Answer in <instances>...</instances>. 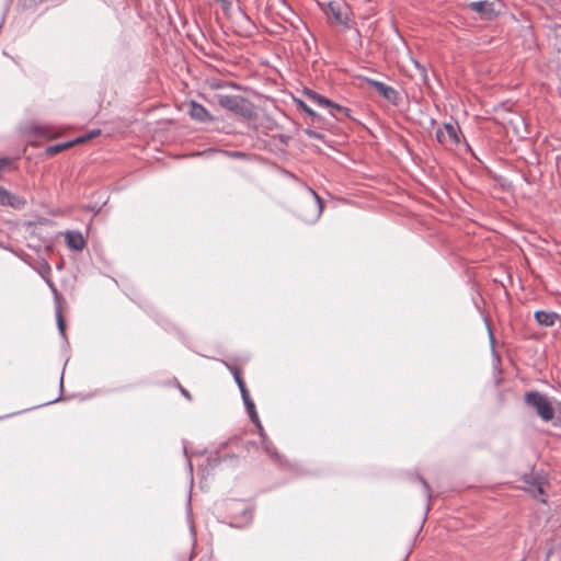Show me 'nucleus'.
I'll list each match as a JSON object with an SVG mask.
<instances>
[{"instance_id": "1", "label": "nucleus", "mask_w": 561, "mask_h": 561, "mask_svg": "<svg viewBox=\"0 0 561 561\" xmlns=\"http://www.w3.org/2000/svg\"><path fill=\"white\" fill-rule=\"evenodd\" d=\"M318 7L323 11L331 25L347 27L350 8L343 0H331L327 3L318 1Z\"/></svg>"}, {"instance_id": "2", "label": "nucleus", "mask_w": 561, "mask_h": 561, "mask_svg": "<svg viewBox=\"0 0 561 561\" xmlns=\"http://www.w3.org/2000/svg\"><path fill=\"white\" fill-rule=\"evenodd\" d=\"M525 403L533 408L542 421L549 422L554 417V409L549 399L539 391H528L525 393Z\"/></svg>"}, {"instance_id": "3", "label": "nucleus", "mask_w": 561, "mask_h": 561, "mask_svg": "<svg viewBox=\"0 0 561 561\" xmlns=\"http://www.w3.org/2000/svg\"><path fill=\"white\" fill-rule=\"evenodd\" d=\"M437 141L446 149L453 150L460 144V130L458 125L451 123H445L442 127L436 130Z\"/></svg>"}, {"instance_id": "4", "label": "nucleus", "mask_w": 561, "mask_h": 561, "mask_svg": "<svg viewBox=\"0 0 561 561\" xmlns=\"http://www.w3.org/2000/svg\"><path fill=\"white\" fill-rule=\"evenodd\" d=\"M218 104L236 114L247 115L249 112L247 101L239 95L220 94L217 96Z\"/></svg>"}, {"instance_id": "5", "label": "nucleus", "mask_w": 561, "mask_h": 561, "mask_svg": "<svg viewBox=\"0 0 561 561\" xmlns=\"http://www.w3.org/2000/svg\"><path fill=\"white\" fill-rule=\"evenodd\" d=\"M318 106L325 107L329 111V113L337 119H341L344 116H348V112H350L348 108L341 106V105H339L319 94H318Z\"/></svg>"}, {"instance_id": "6", "label": "nucleus", "mask_w": 561, "mask_h": 561, "mask_svg": "<svg viewBox=\"0 0 561 561\" xmlns=\"http://www.w3.org/2000/svg\"><path fill=\"white\" fill-rule=\"evenodd\" d=\"M25 201L18 195L9 192L0 185V205L11 206L14 209H22L25 206Z\"/></svg>"}, {"instance_id": "7", "label": "nucleus", "mask_w": 561, "mask_h": 561, "mask_svg": "<svg viewBox=\"0 0 561 561\" xmlns=\"http://www.w3.org/2000/svg\"><path fill=\"white\" fill-rule=\"evenodd\" d=\"M524 481V489L533 494V496L538 497L539 495L543 494V488H542V479L538 476L534 474H525L523 477Z\"/></svg>"}, {"instance_id": "8", "label": "nucleus", "mask_w": 561, "mask_h": 561, "mask_svg": "<svg viewBox=\"0 0 561 561\" xmlns=\"http://www.w3.org/2000/svg\"><path fill=\"white\" fill-rule=\"evenodd\" d=\"M188 113L193 119L201 122V123H206V122L213 121V117L209 114V112L202 104H198L197 102H194V101H192L190 103V112Z\"/></svg>"}, {"instance_id": "9", "label": "nucleus", "mask_w": 561, "mask_h": 561, "mask_svg": "<svg viewBox=\"0 0 561 561\" xmlns=\"http://www.w3.org/2000/svg\"><path fill=\"white\" fill-rule=\"evenodd\" d=\"M65 239L67 245L76 251H81L85 247V239L83 238L82 233L80 231H67L65 233Z\"/></svg>"}, {"instance_id": "10", "label": "nucleus", "mask_w": 561, "mask_h": 561, "mask_svg": "<svg viewBox=\"0 0 561 561\" xmlns=\"http://www.w3.org/2000/svg\"><path fill=\"white\" fill-rule=\"evenodd\" d=\"M369 83L376 89V91L382 95L387 101L396 103L398 98V92L390 85L385 84L383 82L369 80Z\"/></svg>"}, {"instance_id": "11", "label": "nucleus", "mask_w": 561, "mask_h": 561, "mask_svg": "<svg viewBox=\"0 0 561 561\" xmlns=\"http://www.w3.org/2000/svg\"><path fill=\"white\" fill-rule=\"evenodd\" d=\"M535 319L540 325L552 327L556 324L559 316L553 311L539 310L535 312Z\"/></svg>"}, {"instance_id": "12", "label": "nucleus", "mask_w": 561, "mask_h": 561, "mask_svg": "<svg viewBox=\"0 0 561 561\" xmlns=\"http://www.w3.org/2000/svg\"><path fill=\"white\" fill-rule=\"evenodd\" d=\"M260 432V436L262 438V447L264 451L275 461H280L282 456L278 454L276 447L274 444L267 438V436L264 433V430L262 428V432Z\"/></svg>"}, {"instance_id": "13", "label": "nucleus", "mask_w": 561, "mask_h": 561, "mask_svg": "<svg viewBox=\"0 0 561 561\" xmlns=\"http://www.w3.org/2000/svg\"><path fill=\"white\" fill-rule=\"evenodd\" d=\"M242 400L244 402V405L247 408V411H248V414H249L251 421L257 426L259 431L262 432L263 426H262L259 415L256 413L254 402L252 401L250 396L242 398Z\"/></svg>"}, {"instance_id": "14", "label": "nucleus", "mask_w": 561, "mask_h": 561, "mask_svg": "<svg viewBox=\"0 0 561 561\" xmlns=\"http://www.w3.org/2000/svg\"><path fill=\"white\" fill-rule=\"evenodd\" d=\"M85 140L84 137H79L77 138L76 140L73 141H67V142H62V144H58V145H54V146H49L47 147L46 149V153L48 156H54L65 149H68L70 148L71 146H73L75 144H80V142H83Z\"/></svg>"}, {"instance_id": "15", "label": "nucleus", "mask_w": 561, "mask_h": 561, "mask_svg": "<svg viewBox=\"0 0 561 561\" xmlns=\"http://www.w3.org/2000/svg\"><path fill=\"white\" fill-rule=\"evenodd\" d=\"M469 8L473 10L474 12L481 13V14H489L492 12V3L488 1H474L469 3Z\"/></svg>"}, {"instance_id": "16", "label": "nucleus", "mask_w": 561, "mask_h": 561, "mask_svg": "<svg viewBox=\"0 0 561 561\" xmlns=\"http://www.w3.org/2000/svg\"><path fill=\"white\" fill-rule=\"evenodd\" d=\"M232 374H233V377H234V381L237 382V385H238V387L240 389L242 398L250 396L249 391H248V389L245 387V383H244V381L242 380V378L240 376L239 370L237 368H232Z\"/></svg>"}, {"instance_id": "17", "label": "nucleus", "mask_w": 561, "mask_h": 561, "mask_svg": "<svg viewBox=\"0 0 561 561\" xmlns=\"http://www.w3.org/2000/svg\"><path fill=\"white\" fill-rule=\"evenodd\" d=\"M294 101L299 110L306 112L311 116H316V112L310 106H308L302 100L295 99Z\"/></svg>"}, {"instance_id": "18", "label": "nucleus", "mask_w": 561, "mask_h": 561, "mask_svg": "<svg viewBox=\"0 0 561 561\" xmlns=\"http://www.w3.org/2000/svg\"><path fill=\"white\" fill-rule=\"evenodd\" d=\"M56 320H57V327L60 335L65 339L66 337V328L65 322L61 316V312L58 310L56 313Z\"/></svg>"}, {"instance_id": "19", "label": "nucleus", "mask_w": 561, "mask_h": 561, "mask_svg": "<svg viewBox=\"0 0 561 561\" xmlns=\"http://www.w3.org/2000/svg\"><path fill=\"white\" fill-rule=\"evenodd\" d=\"M34 131L38 136H43V137H54L55 136L54 133L49 131V128L47 126H36V127H34Z\"/></svg>"}, {"instance_id": "20", "label": "nucleus", "mask_w": 561, "mask_h": 561, "mask_svg": "<svg viewBox=\"0 0 561 561\" xmlns=\"http://www.w3.org/2000/svg\"><path fill=\"white\" fill-rule=\"evenodd\" d=\"M241 506H242L241 511H242V513H243V515H244V520L248 523V522H250V520H251V518H252L253 511H252V508H251V507L245 506V505H243V504H241Z\"/></svg>"}, {"instance_id": "21", "label": "nucleus", "mask_w": 561, "mask_h": 561, "mask_svg": "<svg viewBox=\"0 0 561 561\" xmlns=\"http://www.w3.org/2000/svg\"><path fill=\"white\" fill-rule=\"evenodd\" d=\"M420 481L424 486L427 499L430 500L432 497V494H431V489H430L428 483L423 478H420Z\"/></svg>"}, {"instance_id": "22", "label": "nucleus", "mask_w": 561, "mask_h": 561, "mask_svg": "<svg viewBox=\"0 0 561 561\" xmlns=\"http://www.w3.org/2000/svg\"><path fill=\"white\" fill-rule=\"evenodd\" d=\"M179 389H180L181 393H182L186 399H188V400H191V399H192V397H191L190 392H188L186 389H184V388H183L182 386H180V385H179Z\"/></svg>"}, {"instance_id": "23", "label": "nucleus", "mask_w": 561, "mask_h": 561, "mask_svg": "<svg viewBox=\"0 0 561 561\" xmlns=\"http://www.w3.org/2000/svg\"><path fill=\"white\" fill-rule=\"evenodd\" d=\"M317 203H318V217H320V215L323 210V202L321 201V198L319 196H318Z\"/></svg>"}, {"instance_id": "24", "label": "nucleus", "mask_w": 561, "mask_h": 561, "mask_svg": "<svg viewBox=\"0 0 561 561\" xmlns=\"http://www.w3.org/2000/svg\"><path fill=\"white\" fill-rule=\"evenodd\" d=\"M229 156L231 157H236V158H240V157H243L244 154L240 151H233V152H229L228 153Z\"/></svg>"}, {"instance_id": "25", "label": "nucleus", "mask_w": 561, "mask_h": 561, "mask_svg": "<svg viewBox=\"0 0 561 561\" xmlns=\"http://www.w3.org/2000/svg\"><path fill=\"white\" fill-rule=\"evenodd\" d=\"M307 94L310 99H312L313 101H316V92L314 91H311V90H308L307 91Z\"/></svg>"}, {"instance_id": "26", "label": "nucleus", "mask_w": 561, "mask_h": 561, "mask_svg": "<svg viewBox=\"0 0 561 561\" xmlns=\"http://www.w3.org/2000/svg\"><path fill=\"white\" fill-rule=\"evenodd\" d=\"M46 282H47L48 286L53 289V291L56 293V288H55L54 283L50 279H46Z\"/></svg>"}, {"instance_id": "27", "label": "nucleus", "mask_w": 561, "mask_h": 561, "mask_svg": "<svg viewBox=\"0 0 561 561\" xmlns=\"http://www.w3.org/2000/svg\"><path fill=\"white\" fill-rule=\"evenodd\" d=\"M306 133L309 134L310 136H316V133L312 131L311 129H306Z\"/></svg>"}, {"instance_id": "28", "label": "nucleus", "mask_w": 561, "mask_h": 561, "mask_svg": "<svg viewBox=\"0 0 561 561\" xmlns=\"http://www.w3.org/2000/svg\"><path fill=\"white\" fill-rule=\"evenodd\" d=\"M96 134H99V131H96ZM93 136H95V133H94V131H93V133H91V134L88 136V138H91V137H93Z\"/></svg>"}, {"instance_id": "29", "label": "nucleus", "mask_w": 561, "mask_h": 561, "mask_svg": "<svg viewBox=\"0 0 561 561\" xmlns=\"http://www.w3.org/2000/svg\"><path fill=\"white\" fill-rule=\"evenodd\" d=\"M310 192L312 193L313 196H316V191L313 188H310Z\"/></svg>"}, {"instance_id": "30", "label": "nucleus", "mask_w": 561, "mask_h": 561, "mask_svg": "<svg viewBox=\"0 0 561 561\" xmlns=\"http://www.w3.org/2000/svg\"><path fill=\"white\" fill-rule=\"evenodd\" d=\"M490 337L493 341V333L490 331Z\"/></svg>"}]
</instances>
